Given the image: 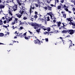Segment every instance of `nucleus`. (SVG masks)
Listing matches in <instances>:
<instances>
[{
	"label": "nucleus",
	"instance_id": "obj_53",
	"mask_svg": "<svg viewBox=\"0 0 75 75\" xmlns=\"http://www.w3.org/2000/svg\"><path fill=\"white\" fill-rule=\"evenodd\" d=\"M29 32L30 34H33V33L30 32V31H29Z\"/></svg>",
	"mask_w": 75,
	"mask_h": 75
},
{
	"label": "nucleus",
	"instance_id": "obj_9",
	"mask_svg": "<svg viewBox=\"0 0 75 75\" xmlns=\"http://www.w3.org/2000/svg\"><path fill=\"white\" fill-rule=\"evenodd\" d=\"M47 9L48 10L51 11L52 10V7H51L50 6H47Z\"/></svg>",
	"mask_w": 75,
	"mask_h": 75
},
{
	"label": "nucleus",
	"instance_id": "obj_18",
	"mask_svg": "<svg viewBox=\"0 0 75 75\" xmlns=\"http://www.w3.org/2000/svg\"><path fill=\"white\" fill-rule=\"evenodd\" d=\"M50 30H51V28L49 27L47 28V31H48V32H49Z\"/></svg>",
	"mask_w": 75,
	"mask_h": 75
},
{
	"label": "nucleus",
	"instance_id": "obj_8",
	"mask_svg": "<svg viewBox=\"0 0 75 75\" xmlns=\"http://www.w3.org/2000/svg\"><path fill=\"white\" fill-rule=\"evenodd\" d=\"M4 7H5V6H4V5L2 4H0V9H1V8H4Z\"/></svg>",
	"mask_w": 75,
	"mask_h": 75
},
{
	"label": "nucleus",
	"instance_id": "obj_13",
	"mask_svg": "<svg viewBox=\"0 0 75 75\" xmlns=\"http://www.w3.org/2000/svg\"><path fill=\"white\" fill-rule=\"evenodd\" d=\"M13 17H11V18H10L8 20V21H11L13 20Z\"/></svg>",
	"mask_w": 75,
	"mask_h": 75
},
{
	"label": "nucleus",
	"instance_id": "obj_40",
	"mask_svg": "<svg viewBox=\"0 0 75 75\" xmlns=\"http://www.w3.org/2000/svg\"><path fill=\"white\" fill-rule=\"evenodd\" d=\"M30 10L32 11V6H30Z\"/></svg>",
	"mask_w": 75,
	"mask_h": 75
},
{
	"label": "nucleus",
	"instance_id": "obj_39",
	"mask_svg": "<svg viewBox=\"0 0 75 75\" xmlns=\"http://www.w3.org/2000/svg\"><path fill=\"white\" fill-rule=\"evenodd\" d=\"M20 29L21 30H23V27L22 26H21L20 27Z\"/></svg>",
	"mask_w": 75,
	"mask_h": 75
},
{
	"label": "nucleus",
	"instance_id": "obj_44",
	"mask_svg": "<svg viewBox=\"0 0 75 75\" xmlns=\"http://www.w3.org/2000/svg\"><path fill=\"white\" fill-rule=\"evenodd\" d=\"M9 1L8 0L6 1V3H9Z\"/></svg>",
	"mask_w": 75,
	"mask_h": 75
},
{
	"label": "nucleus",
	"instance_id": "obj_49",
	"mask_svg": "<svg viewBox=\"0 0 75 75\" xmlns=\"http://www.w3.org/2000/svg\"><path fill=\"white\" fill-rule=\"evenodd\" d=\"M69 23L70 24V25H72V23H71V22H70Z\"/></svg>",
	"mask_w": 75,
	"mask_h": 75
},
{
	"label": "nucleus",
	"instance_id": "obj_17",
	"mask_svg": "<svg viewBox=\"0 0 75 75\" xmlns=\"http://www.w3.org/2000/svg\"><path fill=\"white\" fill-rule=\"evenodd\" d=\"M52 0H47V3L49 4L50 3V2H51Z\"/></svg>",
	"mask_w": 75,
	"mask_h": 75
},
{
	"label": "nucleus",
	"instance_id": "obj_24",
	"mask_svg": "<svg viewBox=\"0 0 75 75\" xmlns=\"http://www.w3.org/2000/svg\"><path fill=\"white\" fill-rule=\"evenodd\" d=\"M27 17H25H25H23V20H27Z\"/></svg>",
	"mask_w": 75,
	"mask_h": 75
},
{
	"label": "nucleus",
	"instance_id": "obj_50",
	"mask_svg": "<svg viewBox=\"0 0 75 75\" xmlns=\"http://www.w3.org/2000/svg\"><path fill=\"white\" fill-rule=\"evenodd\" d=\"M51 6H52V7H54V5H53V4H51Z\"/></svg>",
	"mask_w": 75,
	"mask_h": 75
},
{
	"label": "nucleus",
	"instance_id": "obj_22",
	"mask_svg": "<svg viewBox=\"0 0 75 75\" xmlns=\"http://www.w3.org/2000/svg\"><path fill=\"white\" fill-rule=\"evenodd\" d=\"M71 25L73 26H75V23H73L72 22H71Z\"/></svg>",
	"mask_w": 75,
	"mask_h": 75
},
{
	"label": "nucleus",
	"instance_id": "obj_41",
	"mask_svg": "<svg viewBox=\"0 0 75 75\" xmlns=\"http://www.w3.org/2000/svg\"><path fill=\"white\" fill-rule=\"evenodd\" d=\"M50 16L51 17V18H52V16L51 15V14L50 15Z\"/></svg>",
	"mask_w": 75,
	"mask_h": 75
},
{
	"label": "nucleus",
	"instance_id": "obj_38",
	"mask_svg": "<svg viewBox=\"0 0 75 75\" xmlns=\"http://www.w3.org/2000/svg\"><path fill=\"white\" fill-rule=\"evenodd\" d=\"M45 40H46V42L48 41V39L47 38H46L45 39Z\"/></svg>",
	"mask_w": 75,
	"mask_h": 75
},
{
	"label": "nucleus",
	"instance_id": "obj_20",
	"mask_svg": "<svg viewBox=\"0 0 75 75\" xmlns=\"http://www.w3.org/2000/svg\"><path fill=\"white\" fill-rule=\"evenodd\" d=\"M52 13L51 12H50V13H47V15H49L50 16H51V15L52 14Z\"/></svg>",
	"mask_w": 75,
	"mask_h": 75
},
{
	"label": "nucleus",
	"instance_id": "obj_11",
	"mask_svg": "<svg viewBox=\"0 0 75 75\" xmlns=\"http://www.w3.org/2000/svg\"><path fill=\"white\" fill-rule=\"evenodd\" d=\"M3 21H2V19L0 20V25H3Z\"/></svg>",
	"mask_w": 75,
	"mask_h": 75
},
{
	"label": "nucleus",
	"instance_id": "obj_3",
	"mask_svg": "<svg viewBox=\"0 0 75 75\" xmlns=\"http://www.w3.org/2000/svg\"><path fill=\"white\" fill-rule=\"evenodd\" d=\"M18 7H17V5H15L13 7H11L8 8L9 13L10 15H11V16H13V14H12V12L13 11H16L17 10V8Z\"/></svg>",
	"mask_w": 75,
	"mask_h": 75
},
{
	"label": "nucleus",
	"instance_id": "obj_1",
	"mask_svg": "<svg viewBox=\"0 0 75 75\" xmlns=\"http://www.w3.org/2000/svg\"><path fill=\"white\" fill-rule=\"evenodd\" d=\"M42 25V24H39L36 23H33L31 24V25L33 26V27H34V29H37V28H40L39 29H38L36 30L37 33H40V32L41 30V28H42L44 27L41 25Z\"/></svg>",
	"mask_w": 75,
	"mask_h": 75
},
{
	"label": "nucleus",
	"instance_id": "obj_32",
	"mask_svg": "<svg viewBox=\"0 0 75 75\" xmlns=\"http://www.w3.org/2000/svg\"><path fill=\"white\" fill-rule=\"evenodd\" d=\"M6 23H7V21L5 20V21H4V24H6Z\"/></svg>",
	"mask_w": 75,
	"mask_h": 75
},
{
	"label": "nucleus",
	"instance_id": "obj_2",
	"mask_svg": "<svg viewBox=\"0 0 75 75\" xmlns=\"http://www.w3.org/2000/svg\"><path fill=\"white\" fill-rule=\"evenodd\" d=\"M17 2L19 6H21L22 8L19 10V12L21 14H23L25 11V7H24V4H21L20 2H21V0H17Z\"/></svg>",
	"mask_w": 75,
	"mask_h": 75
},
{
	"label": "nucleus",
	"instance_id": "obj_36",
	"mask_svg": "<svg viewBox=\"0 0 75 75\" xmlns=\"http://www.w3.org/2000/svg\"><path fill=\"white\" fill-rule=\"evenodd\" d=\"M42 29L43 30H44V31H45V30H47V29H46V28H42Z\"/></svg>",
	"mask_w": 75,
	"mask_h": 75
},
{
	"label": "nucleus",
	"instance_id": "obj_25",
	"mask_svg": "<svg viewBox=\"0 0 75 75\" xmlns=\"http://www.w3.org/2000/svg\"><path fill=\"white\" fill-rule=\"evenodd\" d=\"M37 17H38V16H37V14H36L34 16V18H35V19H36V18H37Z\"/></svg>",
	"mask_w": 75,
	"mask_h": 75
},
{
	"label": "nucleus",
	"instance_id": "obj_43",
	"mask_svg": "<svg viewBox=\"0 0 75 75\" xmlns=\"http://www.w3.org/2000/svg\"><path fill=\"white\" fill-rule=\"evenodd\" d=\"M9 1H10V2H13V0H10Z\"/></svg>",
	"mask_w": 75,
	"mask_h": 75
},
{
	"label": "nucleus",
	"instance_id": "obj_19",
	"mask_svg": "<svg viewBox=\"0 0 75 75\" xmlns=\"http://www.w3.org/2000/svg\"><path fill=\"white\" fill-rule=\"evenodd\" d=\"M71 19L70 18H67V20H68L70 22V21H71Z\"/></svg>",
	"mask_w": 75,
	"mask_h": 75
},
{
	"label": "nucleus",
	"instance_id": "obj_26",
	"mask_svg": "<svg viewBox=\"0 0 75 75\" xmlns=\"http://www.w3.org/2000/svg\"><path fill=\"white\" fill-rule=\"evenodd\" d=\"M66 14H63V16L64 18H66Z\"/></svg>",
	"mask_w": 75,
	"mask_h": 75
},
{
	"label": "nucleus",
	"instance_id": "obj_46",
	"mask_svg": "<svg viewBox=\"0 0 75 75\" xmlns=\"http://www.w3.org/2000/svg\"><path fill=\"white\" fill-rule=\"evenodd\" d=\"M53 23H56V21H55V20H54Z\"/></svg>",
	"mask_w": 75,
	"mask_h": 75
},
{
	"label": "nucleus",
	"instance_id": "obj_59",
	"mask_svg": "<svg viewBox=\"0 0 75 75\" xmlns=\"http://www.w3.org/2000/svg\"><path fill=\"white\" fill-rule=\"evenodd\" d=\"M56 0L57 3H59V0Z\"/></svg>",
	"mask_w": 75,
	"mask_h": 75
},
{
	"label": "nucleus",
	"instance_id": "obj_33",
	"mask_svg": "<svg viewBox=\"0 0 75 75\" xmlns=\"http://www.w3.org/2000/svg\"><path fill=\"white\" fill-rule=\"evenodd\" d=\"M47 6H45L44 7V8H45V10H47Z\"/></svg>",
	"mask_w": 75,
	"mask_h": 75
},
{
	"label": "nucleus",
	"instance_id": "obj_48",
	"mask_svg": "<svg viewBox=\"0 0 75 75\" xmlns=\"http://www.w3.org/2000/svg\"><path fill=\"white\" fill-rule=\"evenodd\" d=\"M69 13H71L72 12H71V11H68Z\"/></svg>",
	"mask_w": 75,
	"mask_h": 75
},
{
	"label": "nucleus",
	"instance_id": "obj_52",
	"mask_svg": "<svg viewBox=\"0 0 75 75\" xmlns=\"http://www.w3.org/2000/svg\"><path fill=\"white\" fill-rule=\"evenodd\" d=\"M61 2L62 3H64V1L62 0V1Z\"/></svg>",
	"mask_w": 75,
	"mask_h": 75
},
{
	"label": "nucleus",
	"instance_id": "obj_10",
	"mask_svg": "<svg viewBox=\"0 0 75 75\" xmlns=\"http://www.w3.org/2000/svg\"><path fill=\"white\" fill-rule=\"evenodd\" d=\"M61 22H59L57 23V25L58 27H61Z\"/></svg>",
	"mask_w": 75,
	"mask_h": 75
},
{
	"label": "nucleus",
	"instance_id": "obj_45",
	"mask_svg": "<svg viewBox=\"0 0 75 75\" xmlns=\"http://www.w3.org/2000/svg\"><path fill=\"white\" fill-rule=\"evenodd\" d=\"M38 13L37 12V11H35V14H38Z\"/></svg>",
	"mask_w": 75,
	"mask_h": 75
},
{
	"label": "nucleus",
	"instance_id": "obj_5",
	"mask_svg": "<svg viewBox=\"0 0 75 75\" xmlns=\"http://www.w3.org/2000/svg\"><path fill=\"white\" fill-rule=\"evenodd\" d=\"M34 42L36 44H38V45H41V41H40V40H38V39H37L36 40H35Z\"/></svg>",
	"mask_w": 75,
	"mask_h": 75
},
{
	"label": "nucleus",
	"instance_id": "obj_42",
	"mask_svg": "<svg viewBox=\"0 0 75 75\" xmlns=\"http://www.w3.org/2000/svg\"><path fill=\"white\" fill-rule=\"evenodd\" d=\"M72 47V45H70L69 46V48Z\"/></svg>",
	"mask_w": 75,
	"mask_h": 75
},
{
	"label": "nucleus",
	"instance_id": "obj_31",
	"mask_svg": "<svg viewBox=\"0 0 75 75\" xmlns=\"http://www.w3.org/2000/svg\"><path fill=\"white\" fill-rule=\"evenodd\" d=\"M3 27H5L6 28H7V27L8 26H6V25H3Z\"/></svg>",
	"mask_w": 75,
	"mask_h": 75
},
{
	"label": "nucleus",
	"instance_id": "obj_60",
	"mask_svg": "<svg viewBox=\"0 0 75 75\" xmlns=\"http://www.w3.org/2000/svg\"><path fill=\"white\" fill-rule=\"evenodd\" d=\"M24 24L23 23H22V22H21V23H20V24Z\"/></svg>",
	"mask_w": 75,
	"mask_h": 75
},
{
	"label": "nucleus",
	"instance_id": "obj_57",
	"mask_svg": "<svg viewBox=\"0 0 75 75\" xmlns=\"http://www.w3.org/2000/svg\"><path fill=\"white\" fill-rule=\"evenodd\" d=\"M63 27H65V24H64V23H63Z\"/></svg>",
	"mask_w": 75,
	"mask_h": 75
},
{
	"label": "nucleus",
	"instance_id": "obj_51",
	"mask_svg": "<svg viewBox=\"0 0 75 75\" xmlns=\"http://www.w3.org/2000/svg\"><path fill=\"white\" fill-rule=\"evenodd\" d=\"M73 11H75V8H73Z\"/></svg>",
	"mask_w": 75,
	"mask_h": 75
},
{
	"label": "nucleus",
	"instance_id": "obj_34",
	"mask_svg": "<svg viewBox=\"0 0 75 75\" xmlns=\"http://www.w3.org/2000/svg\"><path fill=\"white\" fill-rule=\"evenodd\" d=\"M15 21L14 22H13L12 23V25H14V24H16V22H15Z\"/></svg>",
	"mask_w": 75,
	"mask_h": 75
},
{
	"label": "nucleus",
	"instance_id": "obj_12",
	"mask_svg": "<svg viewBox=\"0 0 75 75\" xmlns=\"http://www.w3.org/2000/svg\"><path fill=\"white\" fill-rule=\"evenodd\" d=\"M23 33H16V34H17V35H16L17 36H19L20 35H22L21 34H22Z\"/></svg>",
	"mask_w": 75,
	"mask_h": 75
},
{
	"label": "nucleus",
	"instance_id": "obj_4",
	"mask_svg": "<svg viewBox=\"0 0 75 75\" xmlns=\"http://www.w3.org/2000/svg\"><path fill=\"white\" fill-rule=\"evenodd\" d=\"M74 31L73 30L71 29L70 30H63L62 33H68L70 35H72L74 34Z\"/></svg>",
	"mask_w": 75,
	"mask_h": 75
},
{
	"label": "nucleus",
	"instance_id": "obj_54",
	"mask_svg": "<svg viewBox=\"0 0 75 75\" xmlns=\"http://www.w3.org/2000/svg\"><path fill=\"white\" fill-rule=\"evenodd\" d=\"M2 18H3V20H5V18H4V17H3Z\"/></svg>",
	"mask_w": 75,
	"mask_h": 75
},
{
	"label": "nucleus",
	"instance_id": "obj_61",
	"mask_svg": "<svg viewBox=\"0 0 75 75\" xmlns=\"http://www.w3.org/2000/svg\"><path fill=\"white\" fill-rule=\"evenodd\" d=\"M73 20L72 19H71L70 20V22H72L71 21H72Z\"/></svg>",
	"mask_w": 75,
	"mask_h": 75
},
{
	"label": "nucleus",
	"instance_id": "obj_37",
	"mask_svg": "<svg viewBox=\"0 0 75 75\" xmlns=\"http://www.w3.org/2000/svg\"><path fill=\"white\" fill-rule=\"evenodd\" d=\"M15 21H18V19H17L16 18H15Z\"/></svg>",
	"mask_w": 75,
	"mask_h": 75
},
{
	"label": "nucleus",
	"instance_id": "obj_35",
	"mask_svg": "<svg viewBox=\"0 0 75 75\" xmlns=\"http://www.w3.org/2000/svg\"><path fill=\"white\" fill-rule=\"evenodd\" d=\"M30 20H31L32 21H33V20H34V19L32 18H30Z\"/></svg>",
	"mask_w": 75,
	"mask_h": 75
},
{
	"label": "nucleus",
	"instance_id": "obj_21",
	"mask_svg": "<svg viewBox=\"0 0 75 75\" xmlns=\"http://www.w3.org/2000/svg\"><path fill=\"white\" fill-rule=\"evenodd\" d=\"M26 34L27 33H24L23 35H21V37H23V35H26Z\"/></svg>",
	"mask_w": 75,
	"mask_h": 75
},
{
	"label": "nucleus",
	"instance_id": "obj_28",
	"mask_svg": "<svg viewBox=\"0 0 75 75\" xmlns=\"http://www.w3.org/2000/svg\"><path fill=\"white\" fill-rule=\"evenodd\" d=\"M64 10H66V11H68V9L67 8H64Z\"/></svg>",
	"mask_w": 75,
	"mask_h": 75
},
{
	"label": "nucleus",
	"instance_id": "obj_64",
	"mask_svg": "<svg viewBox=\"0 0 75 75\" xmlns=\"http://www.w3.org/2000/svg\"><path fill=\"white\" fill-rule=\"evenodd\" d=\"M17 36H15L14 37V38H17Z\"/></svg>",
	"mask_w": 75,
	"mask_h": 75
},
{
	"label": "nucleus",
	"instance_id": "obj_58",
	"mask_svg": "<svg viewBox=\"0 0 75 75\" xmlns=\"http://www.w3.org/2000/svg\"><path fill=\"white\" fill-rule=\"evenodd\" d=\"M70 37V35H68L66 37Z\"/></svg>",
	"mask_w": 75,
	"mask_h": 75
},
{
	"label": "nucleus",
	"instance_id": "obj_30",
	"mask_svg": "<svg viewBox=\"0 0 75 75\" xmlns=\"http://www.w3.org/2000/svg\"><path fill=\"white\" fill-rule=\"evenodd\" d=\"M70 41L71 42V43L69 44L70 45H72V44H73V43H72V41H71V40H70Z\"/></svg>",
	"mask_w": 75,
	"mask_h": 75
},
{
	"label": "nucleus",
	"instance_id": "obj_56",
	"mask_svg": "<svg viewBox=\"0 0 75 75\" xmlns=\"http://www.w3.org/2000/svg\"><path fill=\"white\" fill-rule=\"evenodd\" d=\"M34 8H35L34 7H32V9L33 10H34Z\"/></svg>",
	"mask_w": 75,
	"mask_h": 75
},
{
	"label": "nucleus",
	"instance_id": "obj_15",
	"mask_svg": "<svg viewBox=\"0 0 75 75\" xmlns=\"http://www.w3.org/2000/svg\"><path fill=\"white\" fill-rule=\"evenodd\" d=\"M64 27L63 26H61V27L60 28H59V29H60L61 30L62 29V28H63V29H67V28H64Z\"/></svg>",
	"mask_w": 75,
	"mask_h": 75
},
{
	"label": "nucleus",
	"instance_id": "obj_29",
	"mask_svg": "<svg viewBox=\"0 0 75 75\" xmlns=\"http://www.w3.org/2000/svg\"><path fill=\"white\" fill-rule=\"evenodd\" d=\"M35 5L36 7H38L39 6V5L37 4H35Z\"/></svg>",
	"mask_w": 75,
	"mask_h": 75
},
{
	"label": "nucleus",
	"instance_id": "obj_7",
	"mask_svg": "<svg viewBox=\"0 0 75 75\" xmlns=\"http://www.w3.org/2000/svg\"><path fill=\"white\" fill-rule=\"evenodd\" d=\"M16 15L18 18H21V15L20 14L18 13L16 14Z\"/></svg>",
	"mask_w": 75,
	"mask_h": 75
},
{
	"label": "nucleus",
	"instance_id": "obj_14",
	"mask_svg": "<svg viewBox=\"0 0 75 75\" xmlns=\"http://www.w3.org/2000/svg\"><path fill=\"white\" fill-rule=\"evenodd\" d=\"M57 8L58 9V10H59L61 8V6L59 5L57 7Z\"/></svg>",
	"mask_w": 75,
	"mask_h": 75
},
{
	"label": "nucleus",
	"instance_id": "obj_63",
	"mask_svg": "<svg viewBox=\"0 0 75 75\" xmlns=\"http://www.w3.org/2000/svg\"><path fill=\"white\" fill-rule=\"evenodd\" d=\"M56 31V33H58V31L57 30L55 31Z\"/></svg>",
	"mask_w": 75,
	"mask_h": 75
},
{
	"label": "nucleus",
	"instance_id": "obj_55",
	"mask_svg": "<svg viewBox=\"0 0 75 75\" xmlns=\"http://www.w3.org/2000/svg\"><path fill=\"white\" fill-rule=\"evenodd\" d=\"M63 7H65V8H66V7H67V6H66L65 5H64V6Z\"/></svg>",
	"mask_w": 75,
	"mask_h": 75
},
{
	"label": "nucleus",
	"instance_id": "obj_27",
	"mask_svg": "<svg viewBox=\"0 0 75 75\" xmlns=\"http://www.w3.org/2000/svg\"><path fill=\"white\" fill-rule=\"evenodd\" d=\"M25 39V40H28V37H26V36H25L24 37Z\"/></svg>",
	"mask_w": 75,
	"mask_h": 75
},
{
	"label": "nucleus",
	"instance_id": "obj_6",
	"mask_svg": "<svg viewBox=\"0 0 75 75\" xmlns=\"http://www.w3.org/2000/svg\"><path fill=\"white\" fill-rule=\"evenodd\" d=\"M30 11L28 12L27 13H25V14H27V16H31V11H31L30 10Z\"/></svg>",
	"mask_w": 75,
	"mask_h": 75
},
{
	"label": "nucleus",
	"instance_id": "obj_23",
	"mask_svg": "<svg viewBox=\"0 0 75 75\" xmlns=\"http://www.w3.org/2000/svg\"><path fill=\"white\" fill-rule=\"evenodd\" d=\"M47 21H50V17H49V16H48L47 17Z\"/></svg>",
	"mask_w": 75,
	"mask_h": 75
},
{
	"label": "nucleus",
	"instance_id": "obj_47",
	"mask_svg": "<svg viewBox=\"0 0 75 75\" xmlns=\"http://www.w3.org/2000/svg\"><path fill=\"white\" fill-rule=\"evenodd\" d=\"M42 21H45V20L44 19H42Z\"/></svg>",
	"mask_w": 75,
	"mask_h": 75
},
{
	"label": "nucleus",
	"instance_id": "obj_62",
	"mask_svg": "<svg viewBox=\"0 0 75 75\" xmlns=\"http://www.w3.org/2000/svg\"><path fill=\"white\" fill-rule=\"evenodd\" d=\"M61 13H62V14H64V12L63 11H62L61 12Z\"/></svg>",
	"mask_w": 75,
	"mask_h": 75
},
{
	"label": "nucleus",
	"instance_id": "obj_16",
	"mask_svg": "<svg viewBox=\"0 0 75 75\" xmlns=\"http://www.w3.org/2000/svg\"><path fill=\"white\" fill-rule=\"evenodd\" d=\"M4 36V34L3 33H0V37H3Z\"/></svg>",
	"mask_w": 75,
	"mask_h": 75
}]
</instances>
